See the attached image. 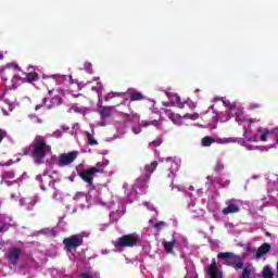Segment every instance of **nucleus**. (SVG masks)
<instances>
[{"mask_svg": "<svg viewBox=\"0 0 278 278\" xmlns=\"http://www.w3.org/2000/svg\"><path fill=\"white\" fill-rule=\"evenodd\" d=\"M33 147V160L35 164L40 165L45 161V157L51 153V146L47 144L46 140L38 139L31 143Z\"/></svg>", "mask_w": 278, "mask_h": 278, "instance_id": "obj_1", "label": "nucleus"}, {"mask_svg": "<svg viewBox=\"0 0 278 278\" xmlns=\"http://www.w3.org/2000/svg\"><path fill=\"white\" fill-rule=\"evenodd\" d=\"M217 260H227L225 265L231 266V268H235V270H242V268H244L242 257L233 252H219L217 254Z\"/></svg>", "mask_w": 278, "mask_h": 278, "instance_id": "obj_2", "label": "nucleus"}, {"mask_svg": "<svg viewBox=\"0 0 278 278\" xmlns=\"http://www.w3.org/2000/svg\"><path fill=\"white\" fill-rule=\"evenodd\" d=\"M140 242V238L136 233L124 235L115 241L116 249H123L125 247H136Z\"/></svg>", "mask_w": 278, "mask_h": 278, "instance_id": "obj_3", "label": "nucleus"}, {"mask_svg": "<svg viewBox=\"0 0 278 278\" xmlns=\"http://www.w3.org/2000/svg\"><path fill=\"white\" fill-rule=\"evenodd\" d=\"M65 250L71 253V251H77L81 244H84V237L81 235H73L63 240Z\"/></svg>", "mask_w": 278, "mask_h": 278, "instance_id": "obj_4", "label": "nucleus"}, {"mask_svg": "<svg viewBox=\"0 0 278 278\" xmlns=\"http://www.w3.org/2000/svg\"><path fill=\"white\" fill-rule=\"evenodd\" d=\"M97 173H103V170L97 167L83 169L78 172V177H80L85 184L92 186V184H94V175H97Z\"/></svg>", "mask_w": 278, "mask_h": 278, "instance_id": "obj_5", "label": "nucleus"}, {"mask_svg": "<svg viewBox=\"0 0 278 278\" xmlns=\"http://www.w3.org/2000/svg\"><path fill=\"white\" fill-rule=\"evenodd\" d=\"M207 278H224L225 274L220 269V263H216V260L213 258L212 263L206 268Z\"/></svg>", "mask_w": 278, "mask_h": 278, "instance_id": "obj_6", "label": "nucleus"}, {"mask_svg": "<svg viewBox=\"0 0 278 278\" xmlns=\"http://www.w3.org/2000/svg\"><path fill=\"white\" fill-rule=\"evenodd\" d=\"M77 155H79L77 151L61 154L59 156V165L70 166V164H73L74 161L77 160Z\"/></svg>", "mask_w": 278, "mask_h": 278, "instance_id": "obj_7", "label": "nucleus"}, {"mask_svg": "<svg viewBox=\"0 0 278 278\" xmlns=\"http://www.w3.org/2000/svg\"><path fill=\"white\" fill-rule=\"evenodd\" d=\"M37 181H40V189L45 192L47 190V185L50 186V188H55V179L49 175H43V178L41 175H38L36 177Z\"/></svg>", "mask_w": 278, "mask_h": 278, "instance_id": "obj_8", "label": "nucleus"}, {"mask_svg": "<svg viewBox=\"0 0 278 278\" xmlns=\"http://www.w3.org/2000/svg\"><path fill=\"white\" fill-rule=\"evenodd\" d=\"M226 205L227 207L223 208L222 211L224 216H229V214H238V212H240V206L233 200L226 201Z\"/></svg>", "mask_w": 278, "mask_h": 278, "instance_id": "obj_9", "label": "nucleus"}, {"mask_svg": "<svg viewBox=\"0 0 278 278\" xmlns=\"http://www.w3.org/2000/svg\"><path fill=\"white\" fill-rule=\"evenodd\" d=\"M165 168L169 170L168 177L173 178L175 177L177 170H179V163L173 159H168L165 163Z\"/></svg>", "mask_w": 278, "mask_h": 278, "instance_id": "obj_10", "label": "nucleus"}, {"mask_svg": "<svg viewBox=\"0 0 278 278\" xmlns=\"http://www.w3.org/2000/svg\"><path fill=\"white\" fill-rule=\"evenodd\" d=\"M163 249L165 251V253L173 255L175 254V247H177V238L173 237L172 241H163L162 242Z\"/></svg>", "mask_w": 278, "mask_h": 278, "instance_id": "obj_11", "label": "nucleus"}, {"mask_svg": "<svg viewBox=\"0 0 278 278\" xmlns=\"http://www.w3.org/2000/svg\"><path fill=\"white\" fill-rule=\"evenodd\" d=\"M20 258H21V250L17 248H14L13 250H11V252L8 255V260L10 264H13V266H16Z\"/></svg>", "mask_w": 278, "mask_h": 278, "instance_id": "obj_12", "label": "nucleus"}, {"mask_svg": "<svg viewBox=\"0 0 278 278\" xmlns=\"http://www.w3.org/2000/svg\"><path fill=\"white\" fill-rule=\"evenodd\" d=\"M159 163L157 161H153L152 163L146 165L144 170H146V181H149L151 179V175L155 173V168H157Z\"/></svg>", "mask_w": 278, "mask_h": 278, "instance_id": "obj_13", "label": "nucleus"}, {"mask_svg": "<svg viewBox=\"0 0 278 278\" xmlns=\"http://www.w3.org/2000/svg\"><path fill=\"white\" fill-rule=\"evenodd\" d=\"M270 249L271 247L269 243H263L256 251V254H255L256 260L264 257V255L270 252Z\"/></svg>", "mask_w": 278, "mask_h": 278, "instance_id": "obj_14", "label": "nucleus"}, {"mask_svg": "<svg viewBox=\"0 0 278 278\" xmlns=\"http://www.w3.org/2000/svg\"><path fill=\"white\" fill-rule=\"evenodd\" d=\"M128 94L130 97V101H144V93L137 91L135 89H129Z\"/></svg>", "mask_w": 278, "mask_h": 278, "instance_id": "obj_15", "label": "nucleus"}, {"mask_svg": "<svg viewBox=\"0 0 278 278\" xmlns=\"http://www.w3.org/2000/svg\"><path fill=\"white\" fill-rule=\"evenodd\" d=\"M39 79L40 75H38V73L30 72L26 74L24 81H26V84H33L34 81H38Z\"/></svg>", "mask_w": 278, "mask_h": 278, "instance_id": "obj_16", "label": "nucleus"}, {"mask_svg": "<svg viewBox=\"0 0 278 278\" xmlns=\"http://www.w3.org/2000/svg\"><path fill=\"white\" fill-rule=\"evenodd\" d=\"M40 233L48 238H55L58 236V230H55V228H43L40 230Z\"/></svg>", "mask_w": 278, "mask_h": 278, "instance_id": "obj_17", "label": "nucleus"}, {"mask_svg": "<svg viewBox=\"0 0 278 278\" xmlns=\"http://www.w3.org/2000/svg\"><path fill=\"white\" fill-rule=\"evenodd\" d=\"M258 134H261V142H266L268 140V137L270 136V130L267 128H258Z\"/></svg>", "mask_w": 278, "mask_h": 278, "instance_id": "obj_18", "label": "nucleus"}, {"mask_svg": "<svg viewBox=\"0 0 278 278\" xmlns=\"http://www.w3.org/2000/svg\"><path fill=\"white\" fill-rule=\"evenodd\" d=\"M214 142H216V139H214L210 136L203 137L201 139L202 147H212V144H214Z\"/></svg>", "mask_w": 278, "mask_h": 278, "instance_id": "obj_19", "label": "nucleus"}, {"mask_svg": "<svg viewBox=\"0 0 278 278\" xmlns=\"http://www.w3.org/2000/svg\"><path fill=\"white\" fill-rule=\"evenodd\" d=\"M79 278H101V274L99 271H96L94 275L90 271H84L78 275Z\"/></svg>", "mask_w": 278, "mask_h": 278, "instance_id": "obj_20", "label": "nucleus"}, {"mask_svg": "<svg viewBox=\"0 0 278 278\" xmlns=\"http://www.w3.org/2000/svg\"><path fill=\"white\" fill-rule=\"evenodd\" d=\"M263 278H273L275 277V274L273 273V269L270 268V266H265L263 268Z\"/></svg>", "mask_w": 278, "mask_h": 278, "instance_id": "obj_21", "label": "nucleus"}, {"mask_svg": "<svg viewBox=\"0 0 278 278\" xmlns=\"http://www.w3.org/2000/svg\"><path fill=\"white\" fill-rule=\"evenodd\" d=\"M151 125L153 127H157V125H160V122L157 119H154V121H151V122L142 121L140 123V127H151Z\"/></svg>", "mask_w": 278, "mask_h": 278, "instance_id": "obj_22", "label": "nucleus"}, {"mask_svg": "<svg viewBox=\"0 0 278 278\" xmlns=\"http://www.w3.org/2000/svg\"><path fill=\"white\" fill-rule=\"evenodd\" d=\"M86 136H87L88 143L91 147H96V144H99V141H97V139H94V136H92V134H90L89 131H86Z\"/></svg>", "mask_w": 278, "mask_h": 278, "instance_id": "obj_23", "label": "nucleus"}, {"mask_svg": "<svg viewBox=\"0 0 278 278\" xmlns=\"http://www.w3.org/2000/svg\"><path fill=\"white\" fill-rule=\"evenodd\" d=\"M22 155H30V157H34V148L31 144L22 150Z\"/></svg>", "mask_w": 278, "mask_h": 278, "instance_id": "obj_24", "label": "nucleus"}, {"mask_svg": "<svg viewBox=\"0 0 278 278\" xmlns=\"http://www.w3.org/2000/svg\"><path fill=\"white\" fill-rule=\"evenodd\" d=\"M101 118H110L112 116V112L109 109H102L99 111Z\"/></svg>", "mask_w": 278, "mask_h": 278, "instance_id": "obj_25", "label": "nucleus"}, {"mask_svg": "<svg viewBox=\"0 0 278 278\" xmlns=\"http://www.w3.org/2000/svg\"><path fill=\"white\" fill-rule=\"evenodd\" d=\"M216 142L217 144H230V142H233V138H220Z\"/></svg>", "mask_w": 278, "mask_h": 278, "instance_id": "obj_26", "label": "nucleus"}, {"mask_svg": "<svg viewBox=\"0 0 278 278\" xmlns=\"http://www.w3.org/2000/svg\"><path fill=\"white\" fill-rule=\"evenodd\" d=\"M222 170H225V164H223V162L219 161L214 166V172L215 173H222Z\"/></svg>", "mask_w": 278, "mask_h": 278, "instance_id": "obj_27", "label": "nucleus"}, {"mask_svg": "<svg viewBox=\"0 0 278 278\" xmlns=\"http://www.w3.org/2000/svg\"><path fill=\"white\" fill-rule=\"evenodd\" d=\"M48 101H49V98H42L41 103L35 106L36 112H38V110H40L41 108H45Z\"/></svg>", "mask_w": 278, "mask_h": 278, "instance_id": "obj_28", "label": "nucleus"}, {"mask_svg": "<svg viewBox=\"0 0 278 278\" xmlns=\"http://www.w3.org/2000/svg\"><path fill=\"white\" fill-rule=\"evenodd\" d=\"M241 278H251V269L249 267L243 268Z\"/></svg>", "mask_w": 278, "mask_h": 278, "instance_id": "obj_29", "label": "nucleus"}, {"mask_svg": "<svg viewBox=\"0 0 278 278\" xmlns=\"http://www.w3.org/2000/svg\"><path fill=\"white\" fill-rule=\"evenodd\" d=\"M3 138H8V131L5 129H0V144L3 142Z\"/></svg>", "mask_w": 278, "mask_h": 278, "instance_id": "obj_30", "label": "nucleus"}, {"mask_svg": "<svg viewBox=\"0 0 278 278\" xmlns=\"http://www.w3.org/2000/svg\"><path fill=\"white\" fill-rule=\"evenodd\" d=\"M155 229H157V231L162 230V228L166 227V224L164 222H159L154 225Z\"/></svg>", "mask_w": 278, "mask_h": 278, "instance_id": "obj_31", "label": "nucleus"}, {"mask_svg": "<svg viewBox=\"0 0 278 278\" xmlns=\"http://www.w3.org/2000/svg\"><path fill=\"white\" fill-rule=\"evenodd\" d=\"M150 144H153V147H160L162 144V139H156L152 141Z\"/></svg>", "mask_w": 278, "mask_h": 278, "instance_id": "obj_32", "label": "nucleus"}, {"mask_svg": "<svg viewBox=\"0 0 278 278\" xmlns=\"http://www.w3.org/2000/svg\"><path fill=\"white\" fill-rule=\"evenodd\" d=\"M258 108H262V104H260V103H252V104L250 105V109H251V110H257Z\"/></svg>", "mask_w": 278, "mask_h": 278, "instance_id": "obj_33", "label": "nucleus"}, {"mask_svg": "<svg viewBox=\"0 0 278 278\" xmlns=\"http://www.w3.org/2000/svg\"><path fill=\"white\" fill-rule=\"evenodd\" d=\"M132 132L136 134V135L141 134L142 132V128H140V127H138V128L132 127Z\"/></svg>", "mask_w": 278, "mask_h": 278, "instance_id": "obj_34", "label": "nucleus"}, {"mask_svg": "<svg viewBox=\"0 0 278 278\" xmlns=\"http://www.w3.org/2000/svg\"><path fill=\"white\" fill-rule=\"evenodd\" d=\"M112 97H114V93H109L105 98V101H110V99H112Z\"/></svg>", "mask_w": 278, "mask_h": 278, "instance_id": "obj_35", "label": "nucleus"}, {"mask_svg": "<svg viewBox=\"0 0 278 278\" xmlns=\"http://www.w3.org/2000/svg\"><path fill=\"white\" fill-rule=\"evenodd\" d=\"M177 108H179L180 110L184 109V103L182 102H178Z\"/></svg>", "mask_w": 278, "mask_h": 278, "instance_id": "obj_36", "label": "nucleus"}, {"mask_svg": "<svg viewBox=\"0 0 278 278\" xmlns=\"http://www.w3.org/2000/svg\"><path fill=\"white\" fill-rule=\"evenodd\" d=\"M5 229H8V228H5V226H1L0 227V233H3V231H5Z\"/></svg>", "mask_w": 278, "mask_h": 278, "instance_id": "obj_37", "label": "nucleus"}, {"mask_svg": "<svg viewBox=\"0 0 278 278\" xmlns=\"http://www.w3.org/2000/svg\"><path fill=\"white\" fill-rule=\"evenodd\" d=\"M176 103H177V104L181 103V98H180V97H177V98H176Z\"/></svg>", "mask_w": 278, "mask_h": 278, "instance_id": "obj_38", "label": "nucleus"}, {"mask_svg": "<svg viewBox=\"0 0 278 278\" xmlns=\"http://www.w3.org/2000/svg\"><path fill=\"white\" fill-rule=\"evenodd\" d=\"M174 117H175L174 114L168 115V118H170V121H173Z\"/></svg>", "mask_w": 278, "mask_h": 278, "instance_id": "obj_39", "label": "nucleus"}, {"mask_svg": "<svg viewBox=\"0 0 278 278\" xmlns=\"http://www.w3.org/2000/svg\"><path fill=\"white\" fill-rule=\"evenodd\" d=\"M86 66H89L90 68H92V64L87 63Z\"/></svg>", "mask_w": 278, "mask_h": 278, "instance_id": "obj_40", "label": "nucleus"}, {"mask_svg": "<svg viewBox=\"0 0 278 278\" xmlns=\"http://www.w3.org/2000/svg\"><path fill=\"white\" fill-rule=\"evenodd\" d=\"M249 149H256L255 147H253V146H249Z\"/></svg>", "mask_w": 278, "mask_h": 278, "instance_id": "obj_41", "label": "nucleus"}, {"mask_svg": "<svg viewBox=\"0 0 278 278\" xmlns=\"http://www.w3.org/2000/svg\"><path fill=\"white\" fill-rule=\"evenodd\" d=\"M92 90H97V88L92 87Z\"/></svg>", "mask_w": 278, "mask_h": 278, "instance_id": "obj_42", "label": "nucleus"}, {"mask_svg": "<svg viewBox=\"0 0 278 278\" xmlns=\"http://www.w3.org/2000/svg\"><path fill=\"white\" fill-rule=\"evenodd\" d=\"M49 94H52V91H51V90L49 91Z\"/></svg>", "mask_w": 278, "mask_h": 278, "instance_id": "obj_43", "label": "nucleus"}]
</instances>
